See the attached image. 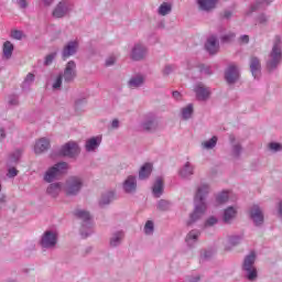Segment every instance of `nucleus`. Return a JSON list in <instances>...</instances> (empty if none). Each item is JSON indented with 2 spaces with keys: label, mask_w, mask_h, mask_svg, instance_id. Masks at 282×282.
<instances>
[{
  "label": "nucleus",
  "mask_w": 282,
  "mask_h": 282,
  "mask_svg": "<svg viewBox=\"0 0 282 282\" xmlns=\"http://www.w3.org/2000/svg\"><path fill=\"white\" fill-rule=\"evenodd\" d=\"M208 193H210V185L206 183H202L194 196V212L189 215V219L187 220V226H193L196 221H199L202 217L206 214V198L208 197Z\"/></svg>",
  "instance_id": "f257e3e1"
},
{
  "label": "nucleus",
  "mask_w": 282,
  "mask_h": 282,
  "mask_svg": "<svg viewBox=\"0 0 282 282\" xmlns=\"http://www.w3.org/2000/svg\"><path fill=\"white\" fill-rule=\"evenodd\" d=\"M282 61V41L280 35H275L272 50L267 59V70L276 72Z\"/></svg>",
  "instance_id": "f03ea898"
},
{
  "label": "nucleus",
  "mask_w": 282,
  "mask_h": 282,
  "mask_svg": "<svg viewBox=\"0 0 282 282\" xmlns=\"http://www.w3.org/2000/svg\"><path fill=\"white\" fill-rule=\"evenodd\" d=\"M68 169L69 164L67 162H58L47 169L43 180L47 184H52V182H56L57 180H61L64 175H67Z\"/></svg>",
  "instance_id": "7ed1b4c3"
},
{
  "label": "nucleus",
  "mask_w": 282,
  "mask_h": 282,
  "mask_svg": "<svg viewBox=\"0 0 282 282\" xmlns=\"http://www.w3.org/2000/svg\"><path fill=\"white\" fill-rule=\"evenodd\" d=\"M257 261V253L251 251L248 256L245 257L242 262V271L245 272V278L250 282H254L259 279V272L257 271V267H254V262Z\"/></svg>",
  "instance_id": "20e7f679"
},
{
  "label": "nucleus",
  "mask_w": 282,
  "mask_h": 282,
  "mask_svg": "<svg viewBox=\"0 0 282 282\" xmlns=\"http://www.w3.org/2000/svg\"><path fill=\"white\" fill-rule=\"evenodd\" d=\"M83 186H85V182L83 181V177L80 176H69L64 184V193L67 195V197H76L80 195V192L83 191Z\"/></svg>",
  "instance_id": "39448f33"
},
{
  "label": "nucleus",
  "mask_w": 282,
  "mask_h": 282,
  "mask_svg": "<svg viewBox=\"0 0 282 282\" xmlns=\"http://www.w3.org/2000/svg\"><path fill=\"white\" fill-rule=\"evenodd\" d=\"M74 215L82 221L80 235L83 239H87L93 232L91 226H94V224L91 223V214L85 209H76Z\"/></svg>",
  "instance_id": "423d86ee"
},
{
  "label": "nucleus",
  "mask_w": 282,
  "mask_h": 282,
  "mask_svg": "<svg viewBox=\"0 0 282 282\" xmlns=\"http://www.w3.org/2000/svg\"><path fill=\"white\" fill-rule=\"evenodd\" d=\"M74 12V1L73 0H61L52 11V17L54 19H65Z\"/></svg>",
  "instance_id": "0eeeda50"
},
{
  "label": "nucleus",
  "mask_w": 282,
  "mask_h": 282,
  "mask_svg": "<svg viewBox=\"0 0 282 282\" xmlns=\"http://www.w3.org/2000/svg\"><path fill=\"white\" fill-rule=\"evenodd\" d=\"M149 54V48L143 43H135L130 50V59L134 63H140L144 61Z\"/></svg>",
  "instance_id": "6e6552de"
},
{
  "label": "nucleus",
  "mask_w": 282,
  "mask_h": 282,
  "mask_svg": "<svg viewBox=\"0 0 282 282\" xmlns=\"http://www.w3.org/2000/svg\"><path fill=\"white\" fill-rule=\"evenodd\" d=\"M59 155L63 158H78L80 155V147L75 141H68L62 145Z\"/></svg>",
  "instance_id": "1a4fd4ad"
},
{
  "label": "nucleus",
  "mask_w": 282,
  "mask_h": 282,
  "mask_svg": "<svg viewBox=\"0 0 282 282\" xmlns=\"http://www.w3.org/2000/svg\"><path fill=\"white\" fill-rule=\"evenodd\" d=\"M58 243V235L55 231L46 230L40 240V246L42 248L52 249L56 248Z\"/></svg>",
  "instance_id": "9d476101"
},
{
  "label": "nucleus",
  "mask_w": 282,
  "mask_h": 282,
  "mask_svg": "<svg viewBox=\"0 0 282 282\" xmlns=\"http://www.w3.org/2000/svg\"><path fill=\"white\" fill-rule=\"evenodd\" d=\"M241 78V73L239 72V66L236 64H230L225 69V80L227 85H236V83H239V79Z\"/></svg>",
  "instance_id": "9b49d317"
},
{
  "label": "nucleus",
  "mask_w": 282,
  "mask_h": 282,
  "mask_svg": "<svg viewBox=\"0 0 282 282\" xmlns=\"http://www.w3.org/2000/svg\"><path fill=\"white\" fill-rule=\"evenodd\" d=\"M194 93L196 95V99L199 100L200 102H206L210 98V88L204 83H197L194 86Z\"/></svg>",
  "instance_id": "f8f14e48"
},
{
  "label": "nucleus",
  "mask_w": 282,
  "mask_h": 282,
  "mask_svg": "<svg viewBox=\"0 0 282 282\" xmlns=\"http://www.w3.org/2000/svg\"><path fill=\"white\" fill-rule=\"evenodd\" d=\"M158 117L155 115H148L144 120L141 123V127L143 131H147L148 133H153L154 131H158L159 127Z\"/></svg>",
  "instance_id": "ddd939ff"
},
{
  "label": "nucleus",
  "mask_w": 282,
  "mask_h": 282,
  "mask_svg": "<svg viewBox=\"0 0 282 282\" xmlns=\"http://www.w3.org/2000/svg\"><path fill=\"white\" fill-rule=\"evenodd\" d=\"M63 78H64V83H74V80H76V62L74 61H69L65 68H64V73L62 74Z\"/></svg>",
  "instance_id": "4468645a"
},
{
  "label": "nucleus",
  "mask_w": 282,
  "mask_h": 282,
  "mask_svg": "<svg viewBox=\"0 0 282 282\" xmlns=\"http://www.w3.org/2000/svg\"><path fill=\"white\" fill-rule=\"evenodd\" d=\"M78 52V41H69L62 51L63 61H67L70 56H74Z\"/></svg>",
  "instance_id": "2eb2a0df"
},
{
  "label": "nucleus",
  "mask_w": 282,
  "mask_h": 282,
  "mask_svg": "<svg viewBox=\"0 0 282 282\" xmlns=\"http://www.w3.org/2000/svg\"><path fill=\"white\" fill-rule=\"evenodd\" d=\"M205 50L210 54V56H215L219 52V40H217V36L210 35L206 43H205Z\"/></svg>",
  "instance_id": "dca6fc26"
},
{
  "label": "nucleus",
  "mask_w": 282,
  "mask_h": 282,
  "mask_svg": "<svg viewBox=\"0 0 282 282\" xmlns=\"http://www.w3.org/2000/svg\"><path fill=\"white\" fill-rule=\"evenodd\" d=\"M100 144H102V135L91 137L90 139L86 140L85 150L87 153H94Z\"/></svg>",
  "instance_id": "f3484780"
},
{
  "label": "nucleus",
  "mask_w": 282,
  "mask_h": 282,
  "mask_svg": "<svg viewBox=\"0 0 282 282\" xmlns=\"http://www.w3.org/2000/svg\"><path fill=\"white\" fill-rule=\"evenodd\" d=\"M250 218L252 219L254 226H262L263 224V212L259 205H253L250 209Z\"/></svg>",
  "instance_id": "a211bd4d"
},
{
  "label": "nucleus",
  "mask_w": 282,
  "mask_h": 282,
  "mask_svg": "<svg viewBox=\"0 0 282 282\" xmlns=\"http://www.w3.org/2000/svg\"><path fill=\"white\" fill-rule=\"evenodd\" d=\"M123 191L128 194H133L138 191V180L134 175H130L123 182Z\"/></svg>",
  "instance_id": "6ab92c4d"
},
{
  "label": "nucleus",
  "mask_w": 282,
  "mask_h": 282,
  "mask_svg": "<svg viewBox=\"0 0 282 282\" xmlns=\"http://www.w3.org/2000/svg\"><path fill=\"white\" fill-rule=\"evenodd\" d=\"M236 138L235 135H229V142L231 144V155L236 160H239L241 158V153H243V147H241V143L235 142Z\"/></svg>",
  "instance_id": "aec40b11"
},
{
  "label": "nucleus",
  "mask_w": 282,
  "mask_h": 282,
  "mask_svg": "<svg viewBox=\"0 0 282 282\" xmlns=\"http://www.w3.org/2000/svg\"><path fill=\"white\" fill-rule=\"evenodd\" d=\"M249 67L253 78H259V76H261V59H259V57L252 56L250 58Z\"/></svg>",
  "instance_id": "412c9836"
},
{
  "label": "nucleus",
  "mask_w": 282,
  "mask_h": 282,
  "mask_svg": "<svg viewBox=\"0 0 282 282\" xmlns=\"http://www.w3.org/2000/svg\"><path fill=\"white\" fill-rule=\"evenodd\" d=\"M152 195L156 199H160L164 195V181L162 177H158L152 186Z\"/></svg>",
  "instance_id": "4be33fe9"
},
{
  "label": "nucleus",
  "mask_w": 282,
  "mask_h": 282,
  "mask_svg": "<svg viewBox=\"0 0 282 282\" xmlns=\"http://www.w3.org/2000/svg\"><path fill=\"white\" fill-rule=\"evenodd\" d=\"M50 149V139L41 138L35 142L34 145V153L36 155H41V153H45Z\"/></svg>",
  "instance_id": "5701e85b"
},
{
  "label": "nucleus",
  "mask_w": 282,
  "mask_h": 282,
  "mask_svg": "<svg viewBox=\"0 0 282 282\" xmlns=\"http://www.w3.org/2000/svg\"><path fill=\"white\" fill-rule=\"evenodd\" d=\"M122 241H124V231H115L109 239V246L110 248H118V246H122Z\"/></svg>",
  "instance_id": "b1692460"
},
{
  "label": "nucleus",
  "mask_w": 282,
  "mask_h": 282,
  "mask_svg": "<svg viewBox=\"0 0 282 282\" xmlns=\"http://www.w3.org/2000/svg\"><path fill=\"white\" fill-rule=\"evenodd\" d=\"M218 0H197L198 8L203 12H210V10H215L217 8Z\"/></svg>",
  "instance_id": "393cba45"
},
{
  "label": "nucleus",
  "mask_w": 282,
  "mask_h": 282,
  "mask_svg": "<svg viewBox=\"0 0 282 282\" xmlns=\"http://www.w3.org/2000/svg\"><path fill=\"white\" fill-rule=\"evenodd\" d=\"M200 235H202V232H199V230H197V229H193L187 234L185 241H186L188 248H193L194 246H196L197 241H199Z\"/></svg>",
  "instance_id": "a878e982"
},
{
  "label": "nucleus",
  "mask_w": 282,
  "mask_h": 282,
  "mask_svg": "<svg viewBox=\"0 0 282 282\" xmlns=\"http://www.w3.org/2000/svg\"><path fill=\"white\" fill-rule=\"evenodd\" d=\"M113 199H116L115 192H112V191L105 192L104 194H101V197L99 199L100 208H105V206H109V204H111V202H113Z\"/></svg>",
  "instance_id": "bb28decb"
},
{
  "label": "nucleus",
  "mask_w": 282,
  "mask_h": 282,
  "mask_svg": "<svg viewBox=\"0 0 282 282\" xmlns=\"http://www.w3.org/2000/svg\"><path fill=\"white\" fill-rule=\"evenodd\" d=\"M194 173H195V166H193L191 162H186L178 171L180 176L183 177L184 180H188V177L194 175Z\"/></svg>",
  "instance_id": "cd10ccee"
},
{
  "label": "nucleus",
  "mask_w": 282,
  "mask_h": 282,
  "mask_svg": "<svg viewBox=\"0 0 282 282\" xmlns=\"http://www.w3.org/2000/svg\"><path fill=\"white\" fill-rule=\"evenodd\" d=\"M235 217H237V208L229 206L224 210L223 221L224 224H232Z\"/></svg>",
  "instance_id": "c85d7f7f"
},
{
  "label": "nucleus",
  "mask_w": 282,
  "mask_h": 282,
  "mask_svg": "<svg viewBox=\"0 0 282 282\" xmlns=\"http://www.w3.org/2000/svg\"><path fill=\"white\" fill-rule=\"evenodd\" d=\"M274 0H257L253 4H251L249 14L252 12H258V10H265L268 6H270Z\"/></svg>",
  "instance_id": "c756f323"
},
{
  "label": "nucleus",
  "mask_w": 282,
  "mask_h": 282,
  "mask_svg": "<svg viewBox=\"0 0 282 282\" xmlns=\"http://www.w3.org/2000/svg\"><path fill=\"white\" fill-rule=\"evenodd\" d=\"M151 173H153V164L152 163L143 164L139 171V180L141 181L149 180V177H151Z\"/></svg>",
  "instance_id": "7c9ffc66"
},
{
  "label": "nucleus",
  "mask_w": 282,
  "mask_h": 282,
  "mask_svg": "<svg viewBox=\"0 0 282 282\" xmlns=\"http://www.w3.org/2000/svg\"><path fill=\"white\" fill-rule=\"evenodd\" d=\"M21 155H23V150L18 149L9 155V160L7 162V166H17L19 164V160H21Z\"/></svg>",
  "instance_id": "2f4dec72"
},
{
  "label": "nucleus",
  "mask_w": 282,
  "mask_h": 282,
  "mask_svg": "<svg viewBox=\"0 0 282 282\" xmlns=\"http://www.w3.org/2000/svg\"><path fill=\"white\" fill-rule=\"evenodd\" d=\"M61 188H63V183H51L46 188V193L51 197H56L61 193Z\"/></svg>",
  "instance_id": "473e14b6"
},
{
  "label": "nucleus",
  "mask_w": 282,
  "mask_h": 282,
  "mask_svg": "<svg viewBox=\"0 0 282 282\" xmlns=\"http://www.w3.org/2000/svg\"><path fill=\"white\" fill-rule=\"evenodd\" d=\"M144 85V77L142 75L133 76L129 82L128 86L130 89H137L138 87H142Z\"/></svg>",
  "instance_id": "72a5a7b5"
},
{
  "label": "nucleus",
  "mask_w": 282,
  "mask_h": 282,
  "mask_svg": "<svg viewBox=\"0 0 282 282\" xmlns=\"http://www.w3.org/2000/svg\"><path fill=\"white\" fill-rule=\"evenodd\" d=\"M12 52H14V44L12 42L7 41L3 44V56L7 59L12 58Z\"/></svg>",
  "instance_id": "f704fd0d"
},
{
  "label": "nucleus",
  "mask_w": 282,
  "mask_h": 282,
  "mask_svg": "<svg viewBox=\"0 0 282 282\" xmlns=\"http://www.w3.org/2000/svg\"><path fill=\"white\" fill-rule=\"evenodd\" d=\"M217 135H214L212 139L204 141L202 143L203 149H206L207 151H210V149H214L217 147Z\"/></svg>",
  "instance_id": "c9c22d12"
},
{
  "label": "nucleus",
  "mask_w": 282,
  "mask_h": 282,
  "mask_svg": "<svg viewBox=\"0 0 282 282\" xmlns=\"http://www.w3.org/2000/svg\"><path fill=\"white\" fill-rule=\"evenodd\" d=\"M156 208L161 212V213H166V210H171V202L166 200V199H160L156 204Z\"/></svg>",
  "instance_id": "e433bc0d"
},
{
  "label": "nucleus",
  "mask_w": 282,
  "mask_h": 282,
  "mask_svg": "<svg viewBox=\"0 0 282 282\" xmlns=\"http://www.w3.org/2000/svg\"><path fill=\"white\" fill-rule=\"evenodd\" d=\"M235 39H237V33L228 32L227 34H224L220 36V43H224V44L232 43Z\"/></svg>",
  "instance_id": "4c0bfd02"
},
{
  "label": "nucleus",
  "mask_w": 282,
  "mask_h": 282,
  "mask_svg": "<svg viewBox=\"0 0 282 282\" xmlns=\"http://www.w3.org/2000/svg\"><path fill=\"white\" fill-rule=\"evenodd\" d=\"M193 104H188L185 108L182 109V118L183 120H189L191 116H193Z\"/></svg>",
  "instance_id": "58836bf2"
},
{
  "label": "nucleus",
  "mask_w": 282,
  "mask_h": 282,
  "mask_svg": "<svg viewBox=\"0 0 282 282\" xmlns=\"http://www.w3.org/2000/svg\"><path fill=\"white\" fill-rule=\"evenodd\" d=\"M172 8L171 4L163 2L160 7H159V14L161 17H166V14H169L171 12Z\"/></svg>",
  "instance_id": "ea45409f"
},
{
  "label": "nucleus",
  "mask_w": 282,
  "mask_h": 282,
  "mask_svg": "<svg viewBox=\"0 0 282 282\" xmlns=\"http://www.w3.org/2000/svg\"><path fill=\"white\" fill-rule=\"evenodd\" d=\"M87 105V98H79L75 100V111L80 113L83 111V107Z\"/></svg>",
  "instance_id": "a19ab883"
},
{
  "label": "nucleus",
  "mask_w": 282,
  "mask_h": 282,
  "mask_svg": "<svg viewBox=\"0 0 282 282\" xmlns=\"http://www.w3.org/2000/svg\"><path fill=\"white\" fill-rule=\"evenodd\" d=\"M175 69H177L175 64H166L163 68V76H170V74H173Z\"/></svg>",
  "instance_id": "79ce46f5"
},
{
  "label": "nucleus",
  "mask_w": 282,
  "mask_h": 282,
  "mask_svg": "<svg viewBox=\"0 0 282 282\" xmlns=\"http://www.w3.org/2000/svg\"><path fill=\"white\" fill-rule=\"evenodd\" d=\"M55 59H56V52H53V53L46 55L44 58L45 67H50V65H52V63H54Z\"/></svg>",
  "instance_id": "37998d69"
},
{
  "label": "nucleus",
  "mask_w": 282,
  "mask_h": 282,
  "mask_svg": "<svg viewBox=\"0 0 282 282\" xmlns=\"http://www.w3.org/2000/svg\"><path fill=\"white\" fill-rule=\"evenodd\" d=\"M269 150L272 151V153H279L282 151V144L279 142H270Z\"/></svg>",
  "instance_id": "c03bdc74"
},
{
  "label": "nucleus",
  "mask_w": 282,
  "mask_h": 282,
  "mask_svg": "<svg viewBox=\"0 0 282 282\" xmlns=\"http://www.w3.org/2000/svg\"><path fill=\"white\" fill-rule=\"evenodd\" d=\"M217 204H226L228 202V192H221L216 196Z\"/></svg>",
  "instance_id": "a18cd8bd"
},
{
  "label": "nucleus",
  "mask_w": 282,
  "mask_h": 282,
  "mask_svg": "<svg viewBox=\"0 0 282 282\" xmlns=\"http://www.w3.org/2000/svg\"><path fill=\"white\" fill-rule=\"evenodd\" d=\"M154 228L153 220H148L144 226L145 235H153Z\"/></svg>",
  "instance_id": "49530a36"
},
{
  "label": "nucleus",
  "mask_w": 282,
  "mask_h": 282,
  "mask_svg": "<svg viewBox=\"0 0 282 282\" xmlns=\"http://www.w3.org/2000/svg\"><path fill=\"white\" fill-rule=\"evenodd\" d=\"M199 70L200 74H205V76H213V69L210 68V66L207 65H199Z\"/></svg>",
  "instance_id": "de8ad7c7"
},
{
  "label": "nucleus",
  "mask_w": 282,
  "mask_h": 282,
  "mask_svg": "<svg viewBox=\"0 0 282 282\" xmlns=\"http://www.w3.org/2000/svg\"><path fill=\"white\" fill-rule=\"evenodd\" d=\"M242 237L241 236H231L229 237V243L231 246H239L242 241Z\"/></svg>",
  "instance_id": "09e8293b"
},
{
  "label": "nucleus",
  "mask_w": 282,
  "mask_h": 282,
  "mask_svg": "<svg viewBox=\"0 0 282 282\" xmlns=\"http://www.w3.org/2000/svg\"><path fill=\"white\" fill-rule=\"evenodd\" d=\"M212 257H213V251H210V250H204L200 253L202 261H208V259H212Z\"/></svg>",
  "instance_id": "8fccbe9b"
},
{
  "label": "nucleus",
  "mask_w": 282,
  "mask_h": 282,
  "mask_svg": "<svg viewBox=\"0 0 282 282\" xmlns=\"http://www.w3.org/2000/svg\"><path fill=\"white\" fill-rule=\"evenodd\" d=\"M63 74H59L53 84V89H59L63 85Z\"/></svg>",
  "instance_id": "3c124183"
},
{
  "label": "nucleus",
  "mask_w": 282,
  "mask_h": 282,
  "mask_svg": "<svg viewBox=\"0 0 282 282\" xmlns=\"http://www.w3.org/2000/svg\"><path fill=\"white\" fill-rule=\"evenodd\" d=\"M217 221H218L217 217H215V216H212V217L207 218L206 221H205V228H208L210 226H215L217 224Z\"/></svg>",
  "instance_id": "603ef678"
},
{
  "label": "nucleus",
  "mask_w": 282,
  "mask_h": 282,
  "mask_svg": "<svg viewBox=\"0 0 282 282\" xmlns=\"http://www.w3.org/2000/svg\"><path fill=\"white\" fill-rule=\"evenodd\" d=\"M7 175H8V177H17L19 175V170H17V167H14V165L9 166Z\"/></svg>",
  "instance_id": "864d4df0"
},
{
  "label": "nucleus",
  "mask_w": 282,
  "mask_h": 282,
  "mask_svg": "<svg viewBox=\"0 0 282 282\" xmlns=\"http://www.w3.org/2000/svg\"><path fill=\"white\" fill-rule=\"evenodd\" d=\"M238 43L240 45H248L250 43V36L249 35H241L239 39H238Z\"/></svg>",
  "instance_id": "5fc2aeb1"
},
{
  "label": "nucleus",
  "mask_w": 282,
  "mask_h": 282,
  "mask_svg": "<svg viewBox=\"0 0 282 282\" xmlns=\"http://www.w3.org/2000/svg\"><path fill=\"white\" fill-rule=\"evenodd\" d=\"M258 23H260V25H268V15H265V13L258 15Z\"/></svg>",
  "instance_id": "6e6d98bb"
},
{
  "label": "nucleus",
  "mask_w": 282,
  "mask_h": 282,
  "mask_svg": "<svg viewBox=\"0 0 282 282\" xmlns=\"http://www.w3.org/2000/svg\"><path fill=\"white\" fill-rule=\"evenodd\" d=\"M11 36H12V39H15L17 41H21V39H23V32H21L19 30H14L11 32Z\"/></svg>",
  "instance_id": "4d7b16f0"
},
{
  "label": "nucleus",
  "mask_w": 282,
  "mask_h": 282,
  "mask_svg": "<svg viewBox=\"0 0 282 282\" xmlns=\"http://www.w3.org/2000/svg\"><path fill=\"white\" fill-rule=\"evenodd\" d=\"M9 105H12L13 107H17L19 105V97L13 95L9 98Z\"/></svg>",
  "instance_id": "13d9d810"
},
{
  "label": "nucleus",
  "mask_w": 282,
  "mask_h": 282,
  "mask_svg": "<svg viewBox=\"0 0 282 282\" xmlns=\"http://www.w3.org/2000/svg\"><path fill=\"white\" fill-rule=\"evenodd\" d=\"M111 65H116V56H110L106 59V67H111Z\"/></svg>",
  "instance_id": "bf43d9fd"
},
{
  "label": "nucleus",
  "mask_w": 282,
  "mask_h": 282,
  "mask_svg": "<svg viewBox=\"0 0 282 282\" xmlns=\"http://www.w3.org/2000/svg\"><path fill=\"white\" fill-rule=\"evenodd\" d=\"M34 80V74L29 73L24 79V85H30Z\"/></svg>",
  "instance_id": "052dcab7"
},
{
  "label": "nucleus",
  "mask_w": 282,
  "mask_h": 282,
  "mask_svg": "<svg viewBox=\"0 0 282 282\" xmlns=\"http://www.w3.org/2000/svg\"><path fill=\"white\" fill-rule=\"evenodd\" d=\"M111 129H120V120L113 119L111 122Z\"/></svg>",
  "instance_id": "680f3d73"
},
{
  "label": "nucleus",
  "mask_w": 282,
  "mask_h": 282,
  "mask_svg": "<svg viewBox=\"0 0 282 282\" xmlns=\"http://www.w3.org/2000/svg\"><path fill=\"white\" fill-rule=\"evenodd\" d=\"M18 6L24 10L28 8V0H18Z\"/></svg>",
  "instance_id": "e2e57ef3"
},
{
  "label": "nucleus",
  "mask_w": 282,
  "mask_h": 282,
  "mask_svg": "<svg viewBox=\"0 0 282 282\" xmlns=\"http://www.w3.org/2000/svg\"><path fill=\"white\" fill-rule=\"evenodd\" d=\"M232 18V12L231 11H224L223 13V19H231Z\"/></svg>",
  "instance_id": "0e129e2a"
},
{
  "label": "nucleus",
  "mask_w": 282,
  "mask_h": 282,
  "mask_svg": "<svg viewBox=\"0 0 282 282\" xmlns=\"http://www.w3.org/2000/svg\"><path fill=\"white\" fill-rule=\"evenodd\" d=\"M6 140V129L0 128V142H3Z\"/></svg>",
  "instance_id": "69168bd1"
},
{
  "label": "nucleus",
  "mask_w": 282,
  "mask_h": 282,
  "mask_svg": "<svg viewBox=\"0 0 282 282\" xmlns=\"http://www.w3.org/2000/svg\"><path fill=\"white\" fill-rule=\"evenodd\" d=\"M278 215L282 219V200H280L279 204H278Z\"/></svg>",
  "instance_id": "338daca9"
},
{
  "label": "nucleus",
  "mask_w": 282,
  "mask_h": 282,
  "mask_svg": "<svg viewBox=\"0 0 282 282\" xmlns=\"http://www.w3.org/2000/svg\"><path fill=\"white\" fill-rule=\"evenodd\" d=\"M186 282H199V276L187 278Z\"/></svg>",
  "instance_id": "774afa93"
}]
</instances>
